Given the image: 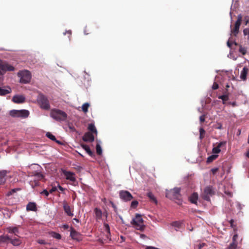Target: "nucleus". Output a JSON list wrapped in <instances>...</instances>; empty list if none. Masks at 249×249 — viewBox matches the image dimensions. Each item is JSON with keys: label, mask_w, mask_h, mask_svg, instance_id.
<instances>
[{"label": "nucleus", "mask_w": 249, "mask_h": 249, "mask_svg": "<svg viewBox=\"0 0 249 249\" xmlns=\"http://www.w3.org/2000/svg\"><path fill=\"white\" fill-rule=\"evenodd\" d=\"M180 189L179 188H175L166 192V197L171 200H177L178 204L180 205L182 203L181 200V195L180 194Z\"/></svg>", "instance_id": "nucleus-1"}, {"label": "nucleus", "mask_w": 249, "mask_h": 249, "mask_svg": "<svg viewBox=\"0 0 249 249\" xmlns=\"http://www.w3.org/2000/svg\"><path fill=\"white\" fill-rule=\"evenodd\" d=\"M50 116L57 121H65L67 118V114L64 111L58 109H52L50 112Z\"/></svg>", "instance_id": "nucleus-2"}, {"label": "nucleus", "mask_w": 249, "mask_h": 249, "mask_svg": "<svg viewBox=\"0 0 249 249\" xmlns=\"http://www.w3.org/2000/svg\"><path fill=\"white\" fill-rule=\"evenodd\" d=\"M131 224L137 230L141 231L144 229L145 226L143 224V220L142 217V215L137 213L135 218H134L131 222Z\"/></svg>", "instance_id": "nucleus-3"}, {"label": "nucleus", "mask_w": 249, "mask_h": 249, "mask_svg": "<svg viewBox=\"0 0 249 249\" xmlns=\"http://www.w3.org/2000/svg\"><path fill=\"white\" fill-rule=\"evenodd\" d=\"M18 76L20 77V82L21 83H28L31 79V73L27 70L19 71L18 73Z\"/></svg>", "instance_id": "nucleus-4"}, {"label": "nucleus", "mask_w": 249, "mask_h": 249, "mask_svg": "<svg viewBox=\"0 0 249 249\" xmlns=\"http://www.w3.org/2000/svg\"><path fill=\"white\" fill-rule=\"evenodd\" d=\"M215 192L212 186H208L205 188L201 195L202 198L206 201H210V197L214 195Z\"/></svg>", "instance_id": "nucleus-5"}, {"label": "nucleus", "mask_w": 249, "mask_h": 249, "mask_svg": "<svg viewBox=\"0 0 249 249\" xmlns=\"http://www.w3.org/2000/svg\"><path fill=\"white\" fill-rule=\"evenodd\" d=\"M9 114L13 117H20L25 118L29 115V111L26 109H13L10 111Z\"/></svg>", "instance_id": "nucleus-6"}, {"label": "nucleus", "mask_w": 249, "mask_h": 249, "mask_svg": "<svg viewBox=\"0 0 249 249\" xmlns=\"http://www.w3.org/2000/svg\"><path fill=\"white\" fill-rule=\"evenodd\" d=\"M37 102L41 108L45 110H48L50 108L49 102L47 98L42 94L39 95L37 98Z\"/></svg>", "instance_id": "nucleus-7"}, {"label": "nucleus", "mask_w": 249, "mask_h": 249, "mask_svg": "<svg viewBox=\"0 0 249 249\" xmlns=\"http://www.w3.org/2000/svg\"><path fill=\"white\" fill-rule=\"evenodd\" d=\"M13 66L8 64L6 62L0 60V75L4 74L7 71H14Z\"/></svg>", "instance_id": "nucleus-8"}, {"label": "nucleus", "mask_w": 249, "mask_h": 249, "mask_svg": "<svg viewBox=\"0 0 249 249\" xmlns=\"http://www.w3.org/2000/svg\"><path fill=\"white\" fill-rule=\"evenodd\" d=\"M242 20V15L241 14L238 15L237 20H236V21L235 23L234 27L231 30V33L234 36H236L239 33V27H240L241 23Z\"/></svg>", "instance_id": "nucleus-9"}, {"label": "nucleus", "mask_w": 249, "mask_h": 249, "mask_svg": "<svg viewBox=\"0 0 249 249\" xmlns=\"http://www.w3.org/2000/svg\"><path fill=\"white\" fill-rule=\"evenodd\" d=\"M119 196L120 198L124 201H130L133 198L129 192L125 190L120 191Z\"/></svg>", "instance_id": "nucleus-10"}, {"label": "nucleus", "mask_w": 249, "mask_h": 249, "mask_svg": "<svg viewBox=\"0 0 249 249\" xmlns=\"http://www.w3.org/2000/svg\"><path fill=\"white\" fill-rule=\"evenodd\" d=\"M70 236L72 239L79 242L82 240V235L72 227L71 228Z\"/></svg>", "instance_id": "nucleus-11"}, {"label": "nucleus", "mask_w": 249, "mask_h": 249, "mask_svg": "<svg viewBox=\"0 0 249 249\" xmlns=\"http://www.w3.org/2000/svg\"><path fill=\"white\" fill-rule=\"evenodd\" d=\"M63 173L67 179L72 182L76 181L75 174L74 173L67 171L66 170H63Z\"/></svg>", "instance_id": "nucleus-12"}, {"label": "nucleus", "mask_w": 249, "mask_h": 249, "mask_svg": "<svg viewBox=\"0 0 249 249\" xmlns=\"http://www.w3.org/2000/svg\"><path fill=\"white\" fill-rule=\"evenodd\" d=\"M82 139L86 142H92L94 141V137L92 133L88 132L84 135Z\"/></svg>", "instance_id": "nucleus-13"}, {"label": "nucleus", "mask_w": 249, "mask_h": 249, "mask_svg": "<svg viewBox=\"0 0 249 249\" xmlns=\"http://www.w3.org/2000/svg\"><path fill=\"white\" fill-rule=\"evenodd\" d=\"M20 227V225L16 227H8L6 228L7 231L9 233H13L15 235L18 236L19 233V228Z\"/></svg>", "instance_id": "nucleus-14"}, {"label": "nucleus", "mask_w": 249, "mask_h": 249, "mask_svg": "<svg viewBox=\"0 0 249 249\" xmlns=\"http://www.w3.org/2000/svg\"><path fill=\"white\" fill-rule=\"evenodd\" d=\"M25 98L21 95H15L12 98V101L17 104L22 103L25 102Z\"/></svg>", "instance_id": "nucleus-15"}, {"label": "nucleus", "mask_w": 249, "mask_h": 249, "mask_svg": "<svg viewBox=\"0 0 249 249\" xmlns=\"http://www.w3.org/2000/svg\"><path fill=\"white\" fill-rule=\"evenodd\" d=\"M27 211H36L37 210L36 204L34 202H29L26 206Z\"/></svg>", "instance_id": "nucleus-16"}, {"label": "nucleus", "mask_w": 249, "mask_h": 249, "mask_svg": "<svg viewBox=\"0 0 249 249\" xmlns=\"http://www.w3.org/2000/svg\"><path fill=\"white\" fill-rule=\"evenodd\" d=\"M63 209L67 214L70 216H72L73 213L71 212V208L69 205L67 203H64L63 205Z\"/></svg>", "instance_id": "nucleus-17"}, {"label": "nucleus", "mask_w": 249, "mask_h": 249, "mask_svg": "<svg viewBox=\"0 0 249 249\" xmlns=\"http://www.w3.org/2000/svg\"><path fill=\"white\" fill-rule=\"evenodd\" d=\"M249 71V69L246 67H244L241 71V74H240V78L243 80H246L247 79V75L248 74Z\"/></svg>", "instance_id": "nucleus-18"}, {"label": "nucleus", "mask_w": 249, "mask_h": 249, "mask_svg": "<svg viewBox=\"0 0 249 249\" xmlns=\"http://www.w3.org/2000/svg\"><path fill=\"white\" fill-rule=\"evenodd\" d=\"M81 147L86 151V152L91 157L94 156L93 152L90 150L89 146L85 144H81Z\"/></svg>", "instance_id": "nucleus-19"}, {"label": "nucleus", "mask_w": 249, "mask_h": 249, "mask_svg": "<svg viewBox=\"0 0 249 249\" xmlns=\"http://www.w3.org/2000/svg\"><path fill=\"white\" fill-rule=\"evenodd\" d=\"M198 199V194L196 193H194L189 197L190 201L193 204H196Z\"/></svg>", "instance_id": "nucleus-20"}, {"label": "nucleus", "mask_w": 249, "mask_h": 249, "mask_svg": "<svg viewBox=\"0 0 249 249\" xmlns=\"http://www.w3.org/2000/svg\"><path fill=\"white\" fill-rule=\"evenodd\" d=\"M31 176L36 177L38 179V180H41L44 178V176L42 174L37 171L32 172L31 173Z\"/></svg>", "instance_id": "nucleus-21"}, {"label": "nucleus", "mask_w": 249, "mask_h": 249, "mask_svg": "<svg viewBox=\"0 0 249 249\" xmlns=\"http://www.w3.org/2000/svg\"><path fill=\"white\" fill-rule=\"evenodd\" d=\"M11 89L9 87H7L6 89H3L0 87V95H5L11 92Z\"/></svg>", "instance_id": "nucleus-22"}, {"label": "nucleus", "mask_w": 249, "mask_h": 249, "mask_svg": "<svg viewBox=\"0 0 249 249\" xmlns=\"http://www.w3.org/2000/svg\"><path fill=\"white\" fill-rule=\"evenodd\" d=\"M10 238L8 235L0 236V244L10 242Z\"/></svg>", "instance_id": "nucleus-23"}, {"label": "nucleus", "mask_w": 249, "mask_h": 249, "mask_svg": "<svg viewBox=\"0 0 249 249\" xmlns=\"http://www.w3.org/2000/svg\"><path fill=\"white\" fill-rule=\"evenodd\" d=\"M10 242L14 246H19L21 243V240L18 238L12 239L10 238Z\"/></svg>", "instance_id": "nucleus-24"}, {"label": "nucleus", "mask_w": 249, "mask_h": 249, "mask_svg": "<svg viewBox=\"0 0 249 249\" xmlns=\"http://www.w3.org/2000/svg\"><path fill=\"white\" fill-rule=\"evenodd\" d=\"M218 98L222 100V103L223 104H226V102L229 100V95L228 94H225L224 95H219Z\"/></svg>", "instance_id": "nucleus-25"}, {"label": "nucleus", "mask_w": 249, "mask_h": 249, "mask_svg": "<svg viewBox=\"0 0 249 249\" xmlns=\"http://www.w3.org/2000/svg\"><path fill=\"white\" fill-rule=\"evenodd\" d=\"M6 172L5 171H2L0 172V184L3 183L5 181V177L6 175Z\"/></svg>", "instance_id": "nucleus-26"}, {"label": "nucleus", "mask_w": 249, "mask_h": 249, "mask_svg": "<svg viewBox=\"0 0 249 249\" xmlns=\"http://www.w3.org/2000/svg\"><path fill=\"white\" fill-rule=\"evenodd\" d=\"M147 196L150 199L151 201L154 202L155 204H157V200L154 195L151 192H149L147 194Z\"/></svg>", "instance_id": "nucleus-27"}, {"label": "nucleus", "mask_w": 249, "mask_h": 249, "mask_svg": "<svg viewBox=\"0 0 249 249\" xmlns=\"http://www.w3.org/2000/svg\"><path fill=\"white\" fill-rule=\"evenodd\" d=\"M46 136L47 138H49L51 140L57 143H60V142L59 141L56 140L55 136L53 135L50 132H47L46 134Z\"/></svg>", "instance_id": "nucleus-28"}, {"label": "nucleus", "mask_w": 249, "mask_h": 249, "mask_svg": "<svg viewBox=\"0 0 249 249\" xmlns=\"http://www.w3.org/2000/svg\"><path fill=\"white\" fill-rule=\"evenodd\" d=\"M88 128L92 133L97 134V131L96 130V128L95 125L93 124H89Z\"/></svg>", "instance_id": "nucleus-29"}, {"label": "nucleus", "mask_w": 249, "mask_h": 249, "mask_svg": "<svg viewBox=\"0 0 249 249\" xmlns=\"http://www.w3.org/2000/svg\"><path fill=\"white\" fill-rule=\"evenodd\" d=\"M94 212L97 218L99 219L102 217V213L101 210L96 208L94 209Z\"/></svg>", "instance_id": "nucleus-30"}, {"label": "nucleus", "mask_w": 249, "mask_h": 249, "mask_svg": "<svg viewBox=\"0 0 249 249\" xmlns=\"http://www.w3.org/2000/svg\"><path fill=\"white\" fill-rule=\"evenodd\" d=\"M218 157L217 155H212L209 156L207 160V163H210L212 162L213 160H215Z\"/></svg>", "instance_id": "nucleus-31"}, {"label": "nucleus", "mask_w": 249, "mask_h": 249, "mask_svg": "<svg viewBox=\"0 0 249 249\" xmlns=\"http://www.w3.org/2000/svg\"><path fill=\"white\" fill-rule=\"evenodd\" d=\"M89 106V104L88 103L84 104L82 107V111L85 113L87 112Z\"/></svg>", "instance_id": "nucleus-32"}, {"label": "nucleus", "mask_w": 249, "mask_h": 249, "mask_svg": "<svg viewBox=\"0 0 249 249\" xmlns=\"http://www.w3.org/2000/svg\"><path fill=\"white\" fill-rule=\"evenodd\" d=\"M96 153L98 155H101L102 154V147L99 143H97L96 146Z\"/></svg>", "instance_id": "nucleus-33"}, {"label": "nucleus", "mask_w": 249, "mask_h": 249, "mask_svg": "<svg viewBox=\"0 0 249 249\" xmlns=\"http://www.w3.org/2000/svg\"><path fill=\"white\" fill-rule=\"evenodd\" d=\"M237 247V242L232 241L230 245L229 246L228 249H236Z\"/></svg>", "instance_id": "nucleus-34"}, {"label": "nucleus", "mask_w": 249, "mask_h": 249, "mask_svg": "<svg viewBox=\"0 0 249 249\" xmlns=\"http://www.w3.org/2000/svg\"><path fill=\"white\" fill-rule=\"evenodd\" d=\"M205 134V130L201 127L199 129V139L201 140L204 138V135Z\"/></svg>", "instance_id": "nucleus-35"}, {"label": "nucleus", "mask_w": 249, "mask_h": 249, "mask_svg": "<svg viewBox=\"0 0 249 249\" xmlns=\"http://www.w3.org/2000/svg\"><path fill=\"white\" fill-rule=\"evenodd\" d=\"M51 234H52V237H53V238H56L57 239H60L61 238V235L58 233L55 232H52Z\"/></svg>", "instance_id": "nucleus-36"}, {"label": "nucleus", "mask_w": 249, "mask_h": 249, "mask_svg": "<svg viewBox=\"0 0 249 249\" xmlns=\"http://www.w3.org/2000/svg\"><path fill=\"white\" fill-rule=\"evenodd\" d=\"M239 51L243 55H245L246 53L247 50L245 47H243L242 46H240Z\"/></svg>", "instance_id": "nucleus-37"}, {"label": "nucleus", "mask_w": 249, "mask_h": 249, "mask_svg": "<svg viewBox=\"0 0 249 249\" xmlns=\"http://www.w3.org/2000/svg\"><path fill=\"white\" fill-rule=\"evenodd\" d=\"M138 202L137 200L133 201L131 203V208H136L138 205Z\"/></svg>", "instance_id": "nucleus-38"}, {"label": "nucleus", "mask_w": 249, "mask_h": 249, "mask_svg": "<svg viewBox=\"0 0 249 249\" xmlns=\"http://www.w3.org/2000/svg\"><path fill=\"white\" fill-rule=\"evenodd\" d=\"M105 231L108 234H110V228L108 224H104Z\"/></svg>", "instance_id": "nucleus-39"}, {"label": "nucleus", "mask_w": 249, "mask_h": 249, "mask_svg": "<svg viewBox=\"0 0 249 249\" xmlns=\"http://www.w3.org/2000/svg\"><path fill=\"white\" fill-rule=\"evenodd\" d=\"M212 151L214 154H218L220 152L221 150L216 146L213 148Z\"/></svg>", "instance_id": "nucleus-40"}, {"label": "nucleus", "mask_w": 249, "mask_h": 249, "mask_svg": "<svg viewBox=\"0 0 249 249\" xmlns=\"http://www.w3.org/2000/svg\"><path fill=\"white\" fill-rule=\"evenodd\" d=\"M181 223L180 222L175 221L172 223V225L174 227L179 228L180 227Z\"/></svg>", "instance_id": "nucleus-41"}, {"label": "nucleus", "mask_w": 249, "mask_h": 249, "mask_svg": "<svg viewBox=\"0 0 249 249\" xmlns=\"http://www.w3.org/2000/svg\"><path fill=\"white\" fill-rule=\"evenodd\" d=\"M226 143V142H221L218 143L217 146L220 149V148L222 147L223 146H225Z\"/></svg>", "instance_id": "nucleus-42"}, {"label": "nucleus", "mask_w": 249, "mask_h": 249, "mask_svg": "<svg viewBox=\"0 0 249 249\" xmlns=\"http://www.w3.org/2000/svg\"><path fill=\"white\" fill-rule=\"evenodd\" d=\"M244 21L245 25H247L249 23V17L248 16H245L244 18Z\"/></svg>", "instance_id": "nucleus-43"}, {"label": "nucleus", "mask_w": 249, "mask_h": 249, "mask_svg": "<svg viewBox=\"0 0 249 249\" xmlns=\"http://www.w3.org/2000/svg\"><path fill=\"white\" fill-rule=\"evenodd\" d=\"M243 33L245 36L248 35L249 38V29H245L243 30Z\"/></svg>", "instance_id": "nucleus-44"}, {"label": "nucleus", "mask_w": 249, "mask_h": 249, "mask_svg": "<svg viewBox=\"0 0 249 249\" xmlns=\"http://www.w3.org/2000/svg\"><path fill=\"white\" fill-rule=\"evenodd\" d=\"M41 194L45 195L46 196H48L49 194V192H48L47 190H43L41 192Z\"/></svg>", "instance_id": "nucleus-45"}, {"label": "nucleus", "mask_w": 249, "mask_h": 249, "mask_svg": "<svg viewBox=\"0 0 249 249\" xmlns=\"http://www.w3.org/2000/svg\"><path fill=\"white\" fill-rule=\"evenodd\" d=\"M199 120L201 123H203L205 120V116L204 115H202L200 116Z\"/></svg>", "instance_id": "nucleus-46"}, {"label": "nucleus", "mask_w": 249, "mask_h": 249, "mask_svg": "<svg viewBox=\"0 0 249 249\" xmlns=\"http://www.w3.org/2000/svg\"><path fill=\"white\" fill-rule=\"evenodd\" d=\"M16 189H12L7 193V196H10L12 195V194H13L14 193H15L16 192Z\"/></svg>", "instance_id": "nucleus-47"}, {"label": "nucleus", "mask_w": 249, "mask_h": 249, "mask_svg": "<svg viewBox=\"0 0 249 249\" xmlns=\"http://www.w3.org/2000/svg\"><path fill=\"white\" fill-rule=\"evenodd\" d=\"M219 86L218 84H217L216 82H214L213 84V85L212 86V89L214 90L217 89L218 88Z\"/></svg>", "instance_id": "nucleus-48"}, {"label": "nucleus", "mask_w": 249, "mask_h": 249, "mask_svg": "<svg viewBox=\"0 0 249 249\" xmlns=\"http://www.w3.org/2000/svg\"><path fill=\"white\" fill-rule=\"evenodd\" d=\"M64 35H65L66 34H68V37L69 39H70L71 36V30H69L68 31H66V32L63 33Z\"/></svg>", "instance_id": "nucleus-49"}, {"label": "nucleus", "mask_w": 249, "mask_h": 249, "mask_svg": "<svg viewBox=\"0 0 249 249\" xmlns=\"http://www.w3.org/2000/svg\"><path fill=\"white\" fill-rule=\"evenodd\" d=\"M234 220L233 219H231L230 221H229V223L231 225V227H232V228L234 229V228L236 227L235 225H234Z\"/></svg>", "instance_id": "nucleus-50"}, {"label": "nucleus", "mask_w": 249, "mask_h": 249, "mask_svg": "<svg viewBox=\"0 0 249 249\" xmlns=\"http://www.w3.org/2000/svg\"><path fill=\"white\" fill-rule=\"evenodd\" d=\"M238 234L237 233H235L232 237V241L235 242H237V239L238 238Z\"/></svg>", "instance_id": "nucleus-51"}, {"label": "nucleus", "mask_w": 249, "mask_h": 249, "mask_svg": "<svg viewBox=\"0 0 249 249\" xmlns=\"http://www.w3.org/2000/svg\"><path fill=\"white\" fill-rule=\"evenodd\" d=\"M227 104L231 105L233 107H235L237 106L236 102H229L227 103Z\"/></svg>", "instance_id": "nucleus-52"}, {"label": "nucleus", "mask_w": 249, "mask_h": 249, "mask_svg": "<svg viewBox=\"0 0 249 249\" xmlns=\"http://www.w3.org/2000/svg\"><path fill=\"white\" fill-rule=\"evenodd\" d=\"M56 190H57V188L56 187H53L51 189H50L49 192V193L52 194V193L55 192Z\"/></svg>", "instance_id": "nucleus-53"}, {"label": "nucleus", "mask_w": 249, "mask_h": 249, "mask_svg": "<svg viewBox=\"0 0 249 249\" xmlns=\"http://www.w3.org/2000/svg\"><path fill=\"white\" fill-rule=\"evenodd\" d=\"M37 242L40 244H42V245H45L46 244V242L45 241V240H42V239H39L37 241Z\"/></svg>", "instance_id": "nucleus-54"}, {"label": "nucleus", "mask_w": 249, "mask_h": 249, "mask_svg": "<svg viewBox=\"0 0 249 249\" xmlns=\"http://www.w3.org/2000/svg\"><path fill=\"white\" fill-rule=\"evenodd\" d=\"M217 168H214L211 169V171L213 174H215L218 171Z\"/></svg>", "instance_id": "nucleus-55"}, {"label": "nucleus", "mask_w": 249, "mask_h": 249, "mask_svg": "<svg viewBox=\"0 0 249 249\" xmlns=\"http://www.w3.org/2000/svg\"><path fill=\"white\" fill-rule=\"evenodd\" d=\"M145 249H158V248L152 247V246H146L145 248Z\"/></svg>", "instance_id": "nucleus-56"}, {"label": "nucleus", "mask_w": 249, "mask_h": 249, "mask_svg": "<svg viewBox=\"0 0 249 249\" xmlns=\"http://www.w3.org/2000/svg\"><path fill=\"white\" fill-rule=\"evenodd\" d=\"M236 207H237V209L239 210H241L242 209V205L239 203H237Z\"/></svg>", "instance_id": "nucleus-57"}, {"label": "nucleus", "mask_w": 249, "mask_h": 249, "mask_svg": "<svg viewBox=\"0 0 249 249\" xmlns=\"http://www.w3.org/2000/svg\"><path fill=\"white\" fill-rule=\"evenodd\" d=\"M232 44V43L231 41H230V40H229L228 42H227V45L229 47H231V45Z\"/></svg>", "instance_id": "nucleus-58"}, {"label": "nucleus", "mask_w": 249, "mask_h": 249, "mask_svg": "<svg viewBox=\"0 0 249 249\" xmlns=\"http://www.w3.org/2000/svg\"><path fill=\"white\" fill-rule=\"evenodd\" d=\"M63 228L65 229V230H67L69 228V226L67 224H65V225H63Z\"/></svg>", "instance_id": "nucleus-59"}, {"label": "nucleus", "mask_w": 249, "mask_h": 249, "mask_svg": "<svg viewBox=\"0 0 249 249\" xmlns=\"http://www.w3.org/2000/svg\"><path fill=\"white\" fill-rule=\"evenodd\" d=\"M140 237L143 239L147 237V236L145 234H141L140 235Z\"/></svg>", "instance_id": "nucleus-60"}, {"label": "nucleus", "mask_w": 249, "mask_h": 249, "mask_svg": "<svg viewBox=\"0 0 249 249\" xmlns=\"http://www.w3.org/2000/svg\"><path fill=\"white\" fill-rule=\"evenodd\" d=\"M58 188L61 191H63L64 190V188L62 186H61L60 185H58Z\"/></svg>", "instance_id": "nucleus-61"}, {"label": "nucleus", "mask_w": 249, "mask_h": 249, "mask_svg": "<svg viewBox=\"0 0 249 249\" xmlns=\"http://www.w3.org/2000/svg\"><path fill=\"white\" fill-rule=\"evenodd\" d=\"M222 126L221 124H219V126L217 127V129H222Z\"/></svg>", "instance_id": "nucleus-62"}, {"label": "nucleus", "mask_w": 249, "mask_h": 249, "mask_svg": "<svg viewBox=\"0 0 249 249\" xmlns=\"http://www.w3.org/2000/svg\"><path fill=\"white\" fill-rule=\"evenodd\" d=\"M73 220H74L75 221H76V222L77 223H79V221L78 219H77L76 218H74L73 219Z\"/></svg>", "instance_id": "nucleus-63"}, {"label": "nucleus", "mask_w": 249, "mask_h": 249, "mask_svg": "<svg viewBox=\"0 0 249 249\" xmlns=\"http://www.w3.org/2000/svg\"><path fill=\"white\" fill-rule=\"evenodd\" d=\"M247 156L249 158V150L248 151V152L247 153Z\"/></svg>", "instance_id": "nucleus-64"}]
</instances>
